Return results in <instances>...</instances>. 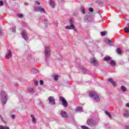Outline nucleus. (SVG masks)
Returning a JSON list of instances; mask_svg holds the SVG:
<instances>
[{
    "label": "nucleus",
    "mask_w": 129,
    "mask_h": 129,
    "mask_svg": "<svg viewBox=\"0 0 129 129\" xmlns=\"http://www.w3.org/2000/svg\"><path fill=\"white\" fill-rule=\"evenodd\" d=\"M37 71V70H36V69H32V71Z\"/></svg>",
    "instance_id": "09e8293b"
},
{
    "label": "nucleus",
    "mask_w": 129,
    "mask_h": 129,
    "mask_svg": "<svg viewBox=\"0 0 129 129\" xmlns=\"http://www.w3.org/2000/svg\"><path fill=\"white\" fill-rule=\"evenodd\" d=\"M49 5L52 8H54V7H55V3L53 0H50Z\"/></svg>",
    "instance_id": "dca6fc26"
},
{
    "label": "nucleus",
    "mask_w": 129,
    "mask_h": 129,
    "mask_svg": "<svg viewBox=\"0 0 129 129\" xmlns=\"http://www.w3.org/2000/svg\"><path fill=\"white\" fill-rule=\"evenodd\" d=\"M123 116L124 117H128L129 116V113H128V110L126 109H124V112L123 113Z\"/></svg>",
    "instance_id": "f8f14e48"
},
{
    "label": "nucleus",
    "mask_w": 129,
    "mask_h": 129,
    "mask_svg": "<svg viewBox=\"0 0 129 129\" xmlns=\"http://www.w3.org/2000/svg\"><path fill=\"white\" fill-rule=\"evenodd\" d=\"M12 118H13V119H15V118H16V116L15 114L12 115Z\"/></svg>",
    "instance_id": "c03bdc74"
},
{
    "label": "nucleus",
    "mask_w": 129,
    "mask_h": 129,
    "mask_svg": "<svg viewBox=\"0 0 129 129\" xmlns=\"http://www.w3.org/2000/svg\"><path fill=\"white\" fill-rule=\"evenodd\" d=\"M90 97H92L95 99L96 102H100V98L99 96L95 92H91L89 93Z\"/></svg>",
    "instance_id": "7ed1b4c3"
},
{
    "label": "nucleus",
    "mask_w": 129,
    "mask_h": 129,
    "mask_svg": "<svg viewBox=\"0 0 129 129\" xmlns=\"http://www.w3.org/2000/svg\"><path fill=\"white\" fill-rule=\"evenodd\" d=\"M25 5H26V6H28V4L26 3V4H25Z\"/></svg>",
    "instance_id": "864d4df0"
},
{
    "label": "nucleus",
    "mask_w": 129,
    "mask_h": 129,
    "mask_svg": "<svg viewBox=\"0 0 129 129\" xmlns=\"http://www.w3.org/2000/svg\"><path fill=\"white\" fill-rule=\"evenodd\" d=\"M0 129H10V128H9V127H7V126H4L3 125H1L0 126Z\"/></svg>",
    "instance_id": "c756f323"
},
{
    "label": "nucleus",
    "mask_w": 129,
    "mask_h": 129,
    "mask_svg": "<svg viewBox=\"0 0 129 129\" xmlns=\"http://www.w3.org/2000/svg\"><path fill=\"white\" fill-rule=\"evenodd\" d=\"M3 35H4V32H3L2 29H0V36H3Z\"/></svg>",
    "instance_id": "37998d69"
},
{
    "label": "nucleus",
    "mask_w": 129,
    "mask_h": 129,
    "mask_svg": "<svg viewBox=\"0 0 129 129\" xmlns=\"http://www.w3.org/2000/svg\"><path fill=\"white\" fill-rule=\"evenodd\" d=\"M21 35L23 38V39H24V40H25L26 41L28 40V33H27V31H26L25 29H23L22 30Z\"/></svg>",
    "instance_id": "39448f33"
},
{
    "label": "nucleus",
    "mask_w": 129,
    "mask_h": 129,
    "mask_svg": "<svg viewBox=\"0 0 129 129\" xmlns=\"http://www.w3.org/2000/svg\"><path fill=\"white\" fill-rule=\"evenodd\" d=\"M96 4H98V5H101L102 2H101L100 0H98L96 1Z\"/></svg>",
    "instance_id": "58836bf2"
},
{
    "label": "nucleus",
    "mask_w": 129,
    "mask_h": 129,
    "mask_svg": "<svg viewBox=\"0 0 129 129\" xmlns=\"http://www.w3.org/2000/svg\"><path fill=\"white\" fill-rule=\"evenodd\" d=\"M77 111H83V108L81 106H79L76 108Z\"/></svg>",
    "instance_id": "a211bd4d"
},
{
    "label": "nucleus",
    "mask_w": 129,
    "mask_h": 129,
    "mask_svg": "<svg viewBox=\"0 0 129 129\" xmlns=\"http://www.w3.org/2000/svg\"><path fill=\"white\" fill-rule=\"evenodd\" d=\"M35 10L36 12H40V13H46V11H45V9H44L42 7H36L35 8Z\"/></svg>",
    "instance_id": "9d476101"
},
{
    "label": "nucleus",
    "mask_w": 129,
    "mask_h": 129,
    "mask_svg": "<svg viewBox=\"0 0 129 129\" xmlns=\"http://www.w3.org/2000/svg\"><path fill=\"white\" fill-rule=\"evenodd\" d=\"M121 89L123 92H125V91H126V88L124 86H122L121 87Z\"/></svg>",
    "instance_id": "aec40b11"
},
{
    "label": "nucleus",
    "mask_w": 129,
    "mask_h": 129,
    "mask_svg": "<svg viewBox=\"0 0 129 129\" xmlns=\"http://www.w3.org/2000/svg\"><path fill=\"white\" fill-rule=\"evenodd\" d=\"M27 90L28 91H29V92H31L32 93L35 92V90H34V88H28Z\"/></svg>",
    "instance_id": "412c9836"
},
{
    "label": "nucleus",
    "mask_w": 129,
    "mask_h": 129,
    "mask_svg": "<svg viewBox=\"0 0 129 129\" xmlns=\"http://www.w3.org/2000/svg\"><path fill=\"white\" fill-rule=\"evenodd\" d=\"M90 63L93 64L94 66H98V63H97V60L95 59V57H92L90 59Z\"/></svg>",
    "instance_id": "6e6552de"
},
{
    "label": "nucleus",
    "mask_w": 129,
    "mask_h": 129,
    "mask_svg": "<svg viewBox=\"0 0 129 129\" xmlns=\"http://www.w3.org/2000/svg\"><path fill=\"white\" fill-rule=\"evenodd\" d=\"M87 124L89 126H94L95 124V121L93 119H88Z\"/></svg>",
    "instance_id": "0eeeda50"
},
{
    "label": "nucleus",
    "mask_w": 129,
    "mask_h": 129,
    "mask_svg": "<svg viewBox=\"0 0 129 129\" xmlns=\"http://www.w3.org/2000/svg\"><path fill=\"white\" fill-rule=\"evenodd\" d=\"M110 65L113 67L115 66V65H116L115 61H114V60H111Z\"/></svg>",
    "instance_id": "4be33fe9"
},
{
    "label": "nucleus",
    "mask_w": 129,
    "mask_h": 129,
    "mask_svg": "<svg viewBox=\"0 0 129 129\" xmlns=\"http://www.w3.org/2000/svg\"><path fill=\"white\" fill-rule=\"evenodd\" d=\"M40 85H44V81L40 80L39 81Z\"/></svg>",
    "instance_id": "72a5a7b5"
},
{
    "label": "nucleus",
    "mask_w": 129,
    "mask_h": 129,
    "mask_svg": "<svg viewBox=\"0 0 129 129\" xmlns=\"http://www.w3.org/2000/svg\"><path fill=\"white\" fill-rule=\"evenodd\" d=\"M80 68L82 70H83L84 71H86L85 74L87 73V70H86L84 67H83V66H80Z\"/></svg>",
    "instance_id": "393cba45"
},
{
    "label": "nucleus",
    "mask_w": 129,
    "mask_h": 129,
    "mask_svg": "<svg viewBox=\"0 0 129 129\" xmlns=\"http://www.w3.org/2000/svg\"><path fill=\"white\" fill-rule=\"evenodd\" d=\"M13 57V52L11 49H8L7 52L5 55V58L6 59H11Z\"/></svg>",
    "instance_id": "423d86ee"
},
{
    "label": "nucleus",
    "mask_w": 129,
    "mask_h": 129,
    "mask_svg": "<svg viewBox=\"0 0 129 129\" xmlns=\"http://www.w3.org/2000/svg\"><path fill=\"white\" fill-rule=\"evenodd\" d=\"M36 4H37V5H40V3L39 2H38V1L36 2Z\"/></svg>",
    "instance_id": "a18cd8bd"
},
{
    "label": "nucleus",
    "mask_w": 129,
    "mask_h": 129,
    "mask_svg": "<svg viewBox=\"0 0 129 129\" xmlns=\"http://www.w3.org/2000/svg\"><path fill=\"white\" fill-rule=\"evenodd\" d=\"M51 49H50V46H45V61H48L50 59L51 56Z\"/></svg>",
    "instance_id": "f257e3e1"
},
{
    "label": "nucleus",
    "mask_w": 129,
    "mask_h": 129,
    "mask_svg": "<svg viewBox=\"0 0 129 129\" xmlns=\"http://www.w3.org/2000/svg\"><path fill=\"white\" fill-rule=\"evenodd\" d=\"M59 101L62 102V104L64 107H67L68 106V102H67V100H66L64 97L59 96Z\"/></svg>",
    "instance_id": "20e7f679"
},
{
    "label": "nucleus",
    "mask_w": 129,
    "mask_h": 129,
    "mask_svg": "<svg viewBox=\"0 0 129 129\" xmlns=\"http://www.w3.org/2000/svg\"><path fill=\"white\" fill-rule=\"evenodd\" d=\"M53 78L55 81H58L59 76L55 75V76H53Z\"/></svg>",
    "instance_id": "5701e85b"
},
{
    "label": "nucleus",
    "mask_w": 129,
    "mask_h": 129,
    "mask_svg": "<svg viewBox=\"0 0 129 129\" xmlns=\"http://www.w3.org/2000/svg\"><path fill=\"white\" fill-rule=\"evenodd\" d=\"M0 117H1V119H2V120H4V118H3V117H2V115H0Z\"/></svg>",
    "instance_id": "de8ad7c7"
},
{
    "label": "nucleus",
    "mask_w": 129,
    "mask_h": 129,
    "mask_svg": "<svg viewBox=\"0 0 129 129\" xmlns=\"http://www.w3.org/2000/svg\"><path fill=\"white\" fill-rule=\"evenodd\" d=\"M16 30H17V28L16 27H14L12 28V32L13 33H16Z\"/></svg>",
    "instance_id": "ea45409f"
},
{
    "label": "nucleus",
    "mask_w": 129,
    "mask_h": 129,
    "mask_svg": "<svg viewBox=\"0 0 129 129\" xmlns=\"http://www.w3.org/2000/svg\"><path fill=\"white\" fill-rule=\"evenodd\" d=\"M0 6L1 7H3V6H4V2L3 1H0Z\"/></svg>",
    "instance_id": "79ce46f5"
},
{
    "label": "nucleus",
    "mask_w": 129,
    "mask_h": 129,
    "mask_svg": "<svg viewBox=\"0 0 129 129\" xmlns=\"http://www.w3.org/2000/svg\"><path fill=\"white\" fill-rule=\"evenodd\" d=\"M105 113L107 115H108V116H109V117H110V118H111V114H110V113L109 112H108V111H105Z\"/></svg>",
    "instance_id": "cd10ccee"
},
{
    "label": "nucleus",
    "mask_w": 129,
    "mask_h": 129,
    "mask_svg": "<svg viewBox=\"0 0 129 129\" xmlns=\"http://www.w3.org/2000/svg\"><path fill=\"white\" fill-rule=\"evenodd\" d=\"M60 114L62 117L64 118H67L68 117V113L66 111H61L60 112Z\"/></svg>",
    "instance_id": "9b49d317"
},
{
    "label": "nucleus",
    "mask_w": 129,
    "mask_h": 129,
    "mask_svg": "<svg viewBox=\"0 0 129 129\" xmlns=\"http://www.w3.org/2000/svg\"><path fill=\"white\" fill-rule=\"evenodd\" d=\"M70 24L71 25H74L73 24H74V20H73V19H70Z\"/></svg>",
    "instance_id": "2f4dec72"
},
{
    "label": "nucleus",
    "mask_w": 129,
    "mask_h": 129,
    "mask_svg": "<svg viewBox=\"0 0 129 129\" xmlns=\"http://www.w3.org/2000/svg\"><path fill=\"white\" fill-rule=\"evenodd\" d=\"M74 31H75V32H77V30L75 29H74Z\"/></svg>",
    "instance_id": "3c124183"
},
{
    "label": "nucleus",
    "mask_w": 129,
    "mask_h": 129,
    "mask_svg": "<svg viewBox=\"0 0 129 129\" xmlns=\"http://www.w3.org/2000/svg\"><path fill=\"white\" fill-rule=\"evenodd\" d=\"M34 83L35 85V86H38V84H39V82L37 80H34Z\"/></svg>",
    "instance_id": "7c9ffc66"
},
{
    "label": "nucleus",
    "mask_w": 129,
    "mask_h": 129,
    "mask_svg": "<svg viewBox=\"0 0 129 129\" xmlns=\"http://www.w3.org/2000/svg\"><path fill=\"white\" fill-rule=\"evenodd\" d=\"M126 106H127V107H129V103H126Z\"/></svg>",
    "instance_id": "49530a36"
},
{
    "label": "nucleus",
    "mask_w": 129,
    "mask_h": 129,
    "mask_svg": "<svg viewBox=\"0 0 129 129\" xmlns=\"http://www.w3.org/2000/svg\"><path fill=\"white\" fill-rule=\"evenodd\" d=\"M16 86L18 87V86H19V85L17 84V85H16Z\"/></svg>",
    "instance_id": "603ef678"
},
{
    "label": "nucleus",
    "mask_w": 129,
    "mask_h": 129,
    "mask_svg": "<svg viewBox=\"0 0 129 129\" xmlns=\"http://www.w3.org/2000/svg\"><path fill=\"white\" fill-rule=\"evenodd\" d=\"M108 81L112 84L113 86H116V83L112 78H109Z\"/></svg>",
    "instance_id": "ddd939ff"
},
{
    "label": "nucleus",
    "mask_w": 129,
    "mask_h": 129,
    "mask_svg": "<svg viewBox=\"0 0 129 129\" xmlns=\"http://www.w3.org/2000/svg\"><path fill=\"white\" fill-rule=\"evenodd\" d=\"M117 54H119V55H120L121 54V49L120 48H117Z\"/></svg>",
    "instance_id": "b1692460"
},
{
    "label": "nucleus",
    "mask_w": 129,
    "mask_h": 129,
    "mask_svg": "<svg viewBox=\"0 0 129 129\" xmlns=\"http://www.w3.org/2000/svg\"><path fill=\"white\" fill-rule=\"evenodd\" d=\"M128 26L127 27H125L124 28V32L125 33H129V29H128Z\"/></svg>",
    "instance_id": "c85d7f7f"
},
{
    "label": "nucleus",
    "mask_w": 129,
    "mask_h": 129,
    "mask_svg": "<svg viewBox=\"0 0 129 129\" xmlns=\"http://www.w3.org/2000/svg\"><path fill=\"white\" fill-rule=\"evenodd\" d=\"M104 42H105V43H106V44H107L109 41V39H107V38H105L104 39Z\"/></svg>",
    "instance_id": "e433bc0d"
},
{
    "label": "nucleus",
    "mask_w": 129,
    "mask_h": 129,
    "mask_svg": "<svg viewBox=\"0 0 129 129\" xmlns=\"http://www.w3.org/2000/svg\"><path fill=\"white\" fill-rule=\"evenodd\" d=\"M18 18H24V15L22 14H19L18 15Z\"/></svg>",
    "instance_id": "473e14b6"
},
{
    "label": "nucleus",
    "mask_w": 129,
    "mask_h": 129,
    "mask_svg": "<svg viewBox=\"0 0 129 129\" xmlns=\"http://www.w3.org/2000/svg\"><path fill=\"white\" fill-rule=\"evenodd\" d=\"M81 11L83 14H84V15H85V9L83 8H82Z\"/></svg>",
    "instance_id": "c9c22d12"
},
{
    "label": "nucleus",
    "mask_w": 129,
    "mask_h": 129,
    "mask_svg": "<svg viewBox=\"0 0 129 129\" xmlns=\"http://www.w3.org/2000/svg\"><path fill=\"white\" fill-rule=\"evenodd\" d=\"M128 127H129L128 126H126V128H127V129H129Z\"/></svg>",
    "instance_id": "8fccbe9b"
},
{
    "label": "nucleus",
    "mask_w": 129,
    "mask_h": 129,
    "mask_svg": "<svg viewBox=\"0 0 129 129\" xmlns=\"http://www.w3.org/2000/svg\"><path fill=\"white\" fill-rule=\"evenodd\" d=\"M107 44H108V45H109L110 46H111V45L112 44V41H111V40H109Z\"/></svg>",
    "instance_id": "4c0bfd02"
},
{
    "label": "nucleus",
    "mask_w": 129,
    "mask_h": 129,
    "mask_svg": "<svg viewBox=\"0 0 129 129\" xmlns=\"http://www.w3.org/2000/svg\"><path fill=\"white\" fill-rule=\"evenodd\" d=\"M89 11L91 12V13H93V8H90L89 9Z\"/></svg>",
    "instance_id": "a19ab883"
},
{
    "label": "nucleus",
    "mask_w": 129,
    "mask_h": 129,
    "mask_svg": "<svg viewBox=\"0 0 129 129\" xmlns=\"http://www.w3.org/2000/svg\"><path fill=\"white\" fill-rule=\"evenodd\" d=\"M48 100L49 101V104H51V105H54V104H55V99H54V97H52V96H50L48 99Z\"/></svg>",
    "instance_id": "1a4fd4ad"
},
{
    "label": "nucleus",
    "mask_w": 129,
    "mask_h": 129,
    "mask_svg": "<svg viewBox=\"0 0 129 129\" xmlns=\"http://www.w3.org/2000/svg\"><path fill=\"white\" fill-rule=\"evenodd\" d=\"M75 27L74 26V25H71L70 26H67L66 27V29L67 30H71L72 29H75Z\"/></svg>",
    "instance_id": "4468645a"
},
{
    "label": "nucleus",
    "mask_w": 129,
    "mask_h": 129,
    "mask_svg": "<svg viewBox=\"0 0 129 129\" xmlns=\"http://www.w3.org/2000/svg\"><path fill=\"white\" fill-rule=\"evenodd\" d=\"M3 121L6 123V122H5V121L3 120Z\"/></svg>",
    "instance_id": "5fc2aeb1"
},
{
    "label": "nucleus",
    "mask_w": 129,
    "mask_h": 129,
    "mask_svg": "<svg viewBox=\"0 0 129 129\" xmlns=\"http://www.w3.org/2000/svg\"><path fill=\"white\" fill-rule=\"evenodd\" d=\"M44 24L45 25V27L48 28V20L47 19H44Z\"/></svg>",
    "instance_id": "bb28decb"
},
{
    "label": "nucleus",
    "mask_w": 129,
    "mask_h": 129,
    "mask_svg": "<svg viewBox=\"0 0 129 129\" xmlns=\"http://www.w3.org/2000/svg\"><path fill=\"white\" fill-rule=\"evenodd\" d=\"M81 127L83 128V129H89V127L86 126H84V125H82L81 126Z\"/></svg>",
    "instance_id": "f704fd0d"
},
{
    "label": "nucleus",
    "mask_w": 129,
    "mask_h": 129,
    "mask_svg": "<svg viewBox=\"0 0 129 129\" xmlns=\"http://www.w3.org/2000/svg\"><path fill=\"white\" fill-rule=\"evenodd\" d=\"M0 96L1 97V99L2 102V104H6L8 100V95L6 94V92L5 91H2Z\"/></svg>",
    "instance_id": "f03ea898"
},
{
    "label": "nucleus",
    "mask_w": 129,
    "mask_h": 129,
    "mask_svg": "<svg viewBox=\"0 0 129 129\" xmlns=\"http://www.w3.org/2000/svg\"><path fill=\"white\" fill-rule=\"evenodd\" d=\"M104 61H108L111 60V57L110 56H107L104 58Z\"/></svg>",
    "instance_id": "2eb2a0df"
},
{
    "label": "nucleus",
    "mask_w": 129,
    "mask_h": 129,
    "mask_svg": "<svg viewBox=\"0 0 129 129\" xmlns=\"http://www.w3.org/2000/svg\"><path fill=\"white\" fill-rule=\"evenodd\" d=\"M30 116L32 118V122H33V123H36V122H37V120L36 119V118L34 117L33 115H31Z\"/></svg>",
    "instance_id": "f3484780"
},
{
    "label": "nucleus",
    "mask_w": 129,
    "mask_h": 129,
    "mask_svg": "<svg viewBox=\"0 0 129 129\" xmlns=\"http://www.w3.org/2000/svg\"><path fill=\"white\" fill-rule=\"evenodd\" d=\"M107 33V32L106 31H102L101 32V36H105V35H106Z\"/></svg>",
    "instance_id": "a878e982"
},
{
    "label": "nucleus",
    "mask_w": 129,
    "mask_h": 129,
    "mask_svg": "<svg viewBox=\"0 0 129 129\" xmlns=\"http://www.w3.org/2000/svg\"><path fill=\"white\" fill-rule=\"evenodd\" d=\"M84 21L86 23H88V22H89V17H87V16H85L84 18Z\"/></svg>",
    "instance_id": "6ab92c4d"
}]
</instances>
